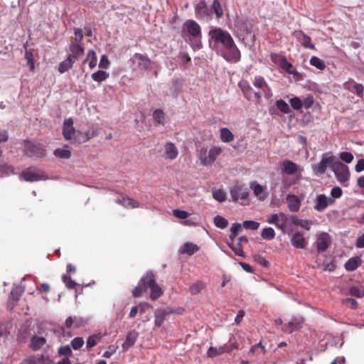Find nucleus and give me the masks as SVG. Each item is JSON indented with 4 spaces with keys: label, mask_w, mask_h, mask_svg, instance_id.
<instances>
[{
    "label": "nucleus",
    "mask_w": 364,
    "mask_h": 364,
    "mask_svg": "<svg viewBox=\"0 0 364 364\" xmlns=\"http://www.w3.org/2000/svg\"><path fill=\"white\" fill-rule=\"evenodd\" d=\"M276 106L282 113L289 114L291 112L289 105L283 100L276 101Z\"/></svg>",
    "instance_id": "41"
},
{
    "label": "nucleus",
    "mask_w": 364,
    "mask_h": 364,
    "mask_svg": "<svg viewBox=\"0 0 364 364\" xmlns=\"http://www.w3.org/2000/svg\"><path fill=\"white\" fill-rule=\"evenodd\" d=\"M333 160V156H327V154H325L322 156V159L321 161L314 164L312 166L313 171L316 175H321L323 174L329 165L332 163Z\"/></svg>",
    "instance_id": "10"
},
{
    "label": "nucleus",
    "mask_w": 364,
    "mask_h": 364,
    "mask_svg": "<svg viewBox=\"0 0 364 364\" xmlns=\"http://www.w3.org/2000/svg\"><path fill=\"white\" fill-rule=\"evenodd\" d=\"M62 280L65 283L66 287L69 289H73L76 287L77 284L76 282L73 280L70 277L63 274L62 276Z\"/></svg>",
    "instance_id": "48"
},
{
    "label": "nucleus",
    "mask_w": 364,
    "mask_h": 364,
    "mask_svg": "<svg viewBox=\"0 0 364 364\" xmlns=\"http://www.w3.org/2000/svg\"><path fill=\"white\" fill-rule=\"evenodd\" d=\"M181 36L189 43L193 50L202 48L201 27L194 20L188 19L184 22Z\"/></svg>",
    "instance_id": "3"
},
{
    "label": "nucleus",
    "mask_w": 364,
    "mask_h": 364,
    "mask_svg": "<svg viewBox=\"0 0 364 364\" xmlns=\"http://www.w3.org/2000/svg\"><path fill=\"white\" fill-rule=\"evenodd\" d=\"M21 296V292L18 289L11 290L6 304V309L8 311H12L14 309L17 305Z\"/></svg>",
    "instance_id": "22"
},
{
    "label": "nucleus",
    "mask_w": 364,
    "mask_h": 364,
    "mask_svg": "<svg viewBox=\"0 0 364 364\" xmlns=\"http://www.w3.org/2000/svg\"><path fill=\"white\" fill-rule=\"evenodd\" d=\"M290 241L291 244L297 249H304L307 245V241L304 234L301 232L294 233Z\"/></svg>",
    "instance_id": "19"
},
{
    "label": "nucleus",
    "mask_w": 364,
    "mask_h": 364,
    "mask_svg": "<svg viewBox=\"0 0 364 364\" xmlns=\"http://www.w3.org/2000/svg\"><path fill=\"white\" fill-rule=\"evenodd\" d=\"M134 56L139 61L138 65L139 69L147 70L151 68V62L146 55L136 53Z\"/></svg>",
    "instance_id": "26"
},
{
    "label": "nucleus",
    "mask_w": 364,
    "mask_h": 364,
    "mask_svg": "<svg viewBox=\"0 0 364 364\" xmlns=\"http://www.w3.org/2000/svg\"><path fill=\"white\" fill-rule=\"evenodd\" d=\"M138 333L135 331H131L128 332L126 336L125 341L122 344V349L124 351H127L134 345L137 340Z\"/></svg>",
    "instance_id": "25"
},
{
    "label": "nucleus",
    "mask_w": 364,
    "mask_h": 364,
    "mask_svg": "<svg viewBox=\"0 0 364 364\" xmlns=\"http://www.w3.org/2000/svg\"><path fill=\"white\" fill-rule=\"evenodd\" d=\"M208 150L205 147H203L199 151V159L201 164L203 166H208Z\"/></svg>",
    "instance_id": "50"
},
{
    "label": "nucleus",
    "mask_w": 364,
    "mask_h": 364,
    "mask_svg": "<svg viewBox=\"0 0 364 364\" xmlns=\"http://www.w3.org/2000/svg\"><path fill=\"white\" fill-rule=\"evenodd\" d=\"M314 103V99L312 95H308L302 100V107L305 109H310Z\"/></svg>",
    "instance_id": "51"
},
{
    "label": "nucleus",
    "mask_w": 364,
    "mask_h": 364,
    "mask_svg": "<svg viewBox=\"0 0 364 364\" xmlns=\"http://www.w3.org/2000/svg\"><path fill=\"white\" fill-rule=\"evenodd\" d=\"M287 207L291 212L296 213L300 210L301 205V199L294 195L288 194L286 198Z\"/></svg>",
    "instance_id": "16"
},
{
    "label": "nucleus",
    "mask_w": 364,
    "mask_h": 364,
    "mask_svg": "<svg viewBox=\"0 0 364 364\" xmlns=\"http://www.w3.org/2000/svg\"><path fill=\"white\" fill-rule=\"evenodd\" d=\"M198 250L199 247L198 245L190 242H186L181 247L180 252L182 254H188L189 255H192L197 252Z\"/></svg>",
    "instance_id": "30"
},
{
    "label": "nucleus",
    "mask_w": 364,
    "mask_h": 364,
    "mask_svg": "<svg viewBox=\"0 0 364 364\" xmlns=\"http://www.w3.org/2000/svg\"><path fill=\"white\" fill-rule=\"evenodd\" d=\"M21 178L26 181H37L41 179V171L34 168H28L21 174Z\"/></svg>",
    "instance_id": "15"
},
{
    "label": "nucleus",
    "mask_w": 364,
    "mask_h": 364,
    "mask_svg": "<svg viewBox=\"0 0 364 364\" xmlns=\"http://www.w3.org/2000/svg\"><path fill=\"white\" fill-rule=\"evenodd\" d=\"M213 222L216 227L221 229L227 228L228 225V220L220 215L215 216L214 218Z\"/></svg>",
    "instance_id": "43"
},
{
    "label": "nucleus",
    "mask_w": 364,
    "mask_h": 364,
    "mask_svg": "<svg viewBox=\"0 0 364 364\" xmlns=\"http://www.w3.org/2000/svg\"><path fill=\"white\" fill-rule=\"evenodd\" d=\"M9 324L7 323H0V337L7 336L10 331Z\"/></svg>",
    "instance_id": "58"
},
{
    "label": "nucleus",
    "mask_w": 364,
    "mask_h": 364,
    "mask_svg": "<svg viewBox=\"0 0 364 364\" xmlns=\"http://www.w3.org/2000/svg\"><path fill=\"white\" fill-rule=\"evenodd\" d=\"M75 61L70 56L68 55L63 61L60 63L58 68V72L61 74L67 72L73 68Z\"/></svg>",
    "instance_id": "27"
},
{
    "label": "nucleus",
    "mask_w": 364,
    "mask_h": 364,
    "mask_svg": "<svg viewBox=\"0 0 364 364\" xmlns=\"http://www.w3.org/2000/svg\"><path fill=\"white\" fill-rule=\"evenodd\" d=\"M53 154L57 157L60 159H70L71 156V152L68 149H56Z\"/></svg>",
    "instance_id": "39"
},
{
    "label": "nucleus",
    "mask_w": 364,
    "mask_h": 364,
    "mask_svg": "<svg viewBox=\"0 0 364 364\" xmlns=\"http://www.w3.org/2000/svg\"><path fill=\"white\" fill-rule=\"evenodd\" d=\"M279 66L285 70L287 73L292 75L297 74L296 71L292 70V64L289 63L285 57H282L280 58V61L279 63Z\"/></svg>",
    "instance_id": "31"
},
{
    "label": "nucleus",
    "mask_w": 364,
    "mask_h": 364,
    "mask_svg": "<svg viewBox=\"0 0 364 364\" xmlns=\"http://www.w3.org/2000/svg\"><path fill=\"white\" fill-rule=\"evenodd\" d=\"M213 197L219 202H224L226 200V193L224 191L218 189L213 191Z\"/></svg>",
    "instance_id": "49"
},
{
    "label": "nucleus",
    "mask_w": 364,
    "mask_h": 364,
    "mask_svg": "<svg viewBox=\"0 0 364 364\" xmlns=\"http://www.w3.org/2000/svg\"><path fill=\"white\" fill-rule=\"evenodd\" d=\"M87 58H90L89 62V67L90 69H93L97 65V58L96 53L93 50H90L87 53Z\"/></svg>",
    "instance_id": "45"
},
{
    "label": "nucleus",
    "mask_w": 364,
    "mask_h": 364,
    "mask_svg": "<svg viewBox=\"0 0 364 364\" xmlns=\"http://www.w3.org/2000/svg\"><path fill=\"white\" fill-rule=\"evenodd\" d=\"M69 50L70 51V54L68 56H70L73 60L78 59L85 52V47L82 44H77V43H70Z\"/></svg>",
    "instance_id": "24"
},
{
    "label": "nucleus",
    "mask_w": 364,
    "mask_h": 364,
    "mask_svg": "<svg viewBox=\"0 0 364 364\" xmlns=\"http://www.w3.org/2000/svg\"><path fill=\"white\" fill-rule=\"evenodd\" d=\"M279 215V218H278L277 222L276 223V226L281 230H284L287 223L288 218L287 215L283 213H280Z\"/></svg>",
    "instance_id": "46"
},
{
    "label": "nucleus",
    "mask_w": 364,
    "mask_h": 364,
    "mask_svg": "<svg viewBox=\"0 0 364 364\" xmlns=\"http://www.w3.org/2000/svg\"><path fill=\"white\" fill-rule=\"evenodd\" d=\"M253 85L255 87L260 89L262 91V94L266 98L268 99L272 96L271 88L263 77L260 75L255 76L254 78Z\"/></svg>",
    "instance_id": "12"
},
{
    "label": "nucleus",
    "mask_w": 364,
    "mask_h": 364,
    "mask_svg": "<svg viewBox=\"0 0 364 364\" xmlns=\"http://www.w3.org/2000/svg\"><path fill=\"white\" fill-rule=\"evenodd\" d=\"M210 9L215 14L217 18H220L223 16V11L218 0H214Z\"/></svg>",
    "instance_id": "38"
},
{
    "label": "nucleus",
    "mask_w": 364,
    "mask_h": 364,
    "mask_svg": "<svg viewBox=\"0 0 364 364\" xmlns=\"http://www.w3.org/2000/svg\"><path fill=\"white\" fill-rule=\"evenodd\" d=\"M92 139L90 132L87 131L85 133L77 132V138L75 139V142L78 144L85 143Z\"/></svg>",
    "instance_id": "42"
},
{
    "label": "nucleus",
    "mask_w": 364,
    "mask_h": 364,
    "mask_svg": "<svg viewBox=\"0 0 364 364\" xmlns=\"http://www.w3.org/2000/svg\"><path fill=\"white\" fill-rule=\"evenodd\" d=\"M153 119L155 123V125L165 124V113L161 109H156L153 113Z\"/></svg>",
    "instance_id": "33"
},
{
    "label": "nucleus",
    "mask_w": 364,
    "mask_h": 364,
    "mask_svg": "<svg viewBox=\"0 0 364 364\" xmlns=\"http://www.w3.org/2000/svg\"><path fill=\"white\" fill-rule=\"evenodd\" d=\"M176 313V311L170 307L164 309H159L154 313V323L155 326L161 327L168 315Z\"/></svg>",
    "instance_id": "13"
},
{
    "label": "nucleus",
    "mask_w": 364,
    "mask_h": 364,
    "mask_svg": "<svg viewBox=\"0 0 364 364\" xmlns=\"http://www.w3.org/2000/svg\"><path fill=\"white\" fill-rule=\"evenodd\" d=\"M331 169L335 173L337 180L342 184L348 182L350 178L348 167L340 161L332 164Z\"/></svg>",
    "instance_id": "4"
},
{
    "label": "nucleus",
    "mask_w": 364,
    "mask_h": 364,
    "mask_svg": "<svg viewBox=\"0 0 364 364\" xmlns=\"http://www.w3.org/2000/svg\"><path fill=\"white\" fill-rule=\"evenodd\" d=\"M24 147L26 154L29 157L41 158L46 156V150L41 144H33L29 141H25Z\"/></svg>",
    "instance_id": "5"
},
{
    "label": "nucleus",
    "mask_w": 364,
    "mask_h": 364,
    "mask_svg": "<svg viewBox=\"0 0 364 364\" xmlns=\"http://www.w3.org/2000/svg\"><path fill=\"white\" fill-rule=\"evenodd\" d=\"M292 36L300 42L305 48L316 50L315 46L311 43V38L301 30H296L292 33Z\"/></svg>",
    "instance_id": "9"
},
{
    "label": "nucleus",
    "mask_w": 364,
    "mask_h": 364,
    "mask_svg": "<svg viewBox=\"0 0 364 364\" xmlns=\"http://www.w3.org/2000/svg\"><path fill=\"white\" fill-rule=\"evenodd\" d=\"M220 139L222 141L228 143L234 139V134L230 132V130L226 127H223L220 129Z\"/></svg>",
    "instance_id": "34"
},
{
    "label": "nucleus",
    "mask_w": 364,
    "mask_h": 364,
    "mask_svg": "<svg viewBox=\"0 0 364 364\" xmlns=\"http://www.w3.org/2000/svg\"><path fill=\"white\" fill-rule=\"evenodd\" d=\"M231 197L234 201L241 200L242 205L245 204L243 200H247L249 196L247 188L243 184H235L230 191Z\"/></svg>",
    "instance_id": "6"
},
{
    "label": "nucleus",
    "mask_w": 364,
    "mask_h": 364,
    "mask_svg": "<svg viewBox=\"0 0 364 364\" xmlns=\"http://www.w3.org/2000/svg\"><path fill=\"white\" fill-rule=\"evenodd\" d=\"M259 223L253 220H245L243 222V227L245 229L255 230L259 228Z\"/></svg>",
    "instance_id": "53"
},
{
    "label": "nucleus",
    "mask_w": 364,
    "mask_h": 364,
    "mask_svg": "<svg viewBox=\"0 0 364 364\" xmlns=\"http://www.w3.org/2000/svg\"><path fill=\"white\" fill-rule=\"evenodd\" d=\"M346 90L356 94L359 97L363 98L364 96V86L360 83H357L353 79H348L347 82L343 84Z\"/></svg>",
    "instance_id": "14"
},
{
    "label": "nucleus",
    "mask_w": 364,
    "mask_h": 364,
    "mask_svg": "<svg viewBox=\"0 0 364 364\" xmlns=\"http://www.w3.org/2000/svg\"><path fill=\"white\" fill-rule=\"evenodd\" d=\"M333 199L328 198L324 194H321L316 198V204L314 206V208L318 212H322L328 206L329 204H333Z\"/></svg>",
    "instance_id": "21"
},
{
    "label": "nucleus",
    "mask_w": 364,
    "mask_h": 364,
    "mask_svg": "<svg viewBox=\"0 0 364 364\" xmlns=\"http://www.w3.org/2000/svg\"><path fill=\"white\" fill-rule=\"evenodd\" d=\"M195 9L196 16L200 18H207L213 14V11L204 1L199 2Z\"/></svg>",
    "instance_id": "23"
},
{
    "label": "nucleus",
    "mask_w": 364,
    "mask_h": 364,
    "mask_svg": "<svg viewBox=\"0 0 364 364\" xmlns=\"http://www.w3.org/2000/svg\"><path fill=\"white\" fill-rule=\"evenodd\" d=\"M208 36L210 37L209 43L210 46L213 43V48L221 46L228 51V54L223 53V55L227 61L237 63L240 60V51L228 31L220 28H213L209 31Z\"/></svg>",
    "instance_id": "1"
},
{
    "label": "nucleus",
    "mask_w": 364,
    "mask_h": 364,
    "mask_svg": "<svg viewBox=\"0 0 364 364\" xmlns=\"http://www.w3.org/2000/svg\"><path fill=\"white\" fill-rule=\"evenodd\" d=\"M342 190L340 187H333L331 191V195L334 198H338L342 196Z\"/></svg>",
    "instance_id": "64"
},
{
    "label": "nucleus",
    "mask_w": 364,
    "mask_h": 364,
    "mask_svg": "<svg viewBox=\"0 0 364 364\" xmlns=\"http://www.w3.org/2000/svg\"><path fill=\"white\" fill-rule=\"evenodd\" d=\"M46 343V339L44 337L33 336L31 341L30 347L33 350H39Z\"/></svg>",
    "instance_id": "29"
},
{
    "label": "nucleus",
    "mask_w": 364,
    "mask_h": 364,
    "mask_svg": "<svg viewBox=\"0 0 364 364\" xmlns=\"http://www.w3.org/2000/svg\"><path fill=\"white\" fill-rule=\"evenodd\" d=\"M229 247L232 250L236 255L244 257V252L241 245L234 246L232 244H229Z\"/></svg>",
    "instance_id": "62"
},
{
    "label": "nucleus",
    "mask_w": 364,
    "mask_h": 364,
    "mask_svg": "<svg viewBox=\"0 0 364 364\" xmlns=\"http://www.w3.org/2000/svg\"><path fill=\"white\" fill-rule=\"evenodd\" d=\"M83 40V33L82 30L80 28H74V36L71 37L70 43H77V44H82V41Z\"/></svg>",
    "instance_id": "37"
},
{
    "label": "nucleus",
    "mask_w": 364,
    "mask_h": 364,
    "mask_svg": "<svg viewBox=\"0 0 364 364\" xmlns=\"http://www.w3.org/2000/svg\"><path fill=\"white\" fill-rule=\"evenodd\" d=\"M310 64L321 70H323L326 68L325 63L316 56L311 57Z\"/></svg>",
    "instance_id": "44"
},
{
    "label": "nucleus",
    "mask_w": 364,
    "mask_h": 364,
    "mask_svg": "<svg viewBox=\"0 0 364 364\" xmlns=\"http://www.w3.org/2000/svg\"><path fill=\"white\" fill-rule=\"evenodd\" d=\"M109 76V74L104 70H98L95 73H93L91 75L92 79L100 84L102 82L106 80Z\"/></svg>",
    "instance_id": "35"
},
{
    "label": "nucleus",
    "mask_w": 364,
    "mask_h": 364,
    "mask_svg": "<svg viewBox=\"0 0 364 364\" xmlns=\"http://www.w3.org/2000/svg\"><path fill=\"white\" fill-rule=\"evenodd\" d=\"M237 348V346L235 344H230V346H224L220 348L210 347L208 350V355L209 357H215L220 355L225 352H231L233 349Z\"/></svg>",
    "instance_id": "18"
},
{
    "label": "nucleus",
    "mask_w": 364,
    "mask_h": 364,
    "mask_svg": "<svg viewBox=\"0 0 364 364\" xmlns=\"http://www.w3.org/2000/svg\"><path fill=\"white\" fill-rule=\"evenodd\" d=\"M178 155V151L176 145L172 142H167L164 145V157L166 159L174 160Z\"/></svg>",
    "instance_id": "20"
},
{
    "label": "nucleus",
    "mask_w": 364,
    "mask_h": 364,
    "mask_svg": "<svg viewBox=\"0 0 364 364\" xmlns=\"http://www.w3.org/2000/svg\"><path fill=\"white\" fill-rule=\"evenodd\" d=\"M360 259L358 257H352L349 259L345 264V269L348 272L355 270L360 265Z\"/></svg>",
    "instance_id": "36"
},
{
    "label": "nucleus",
    "mask_w": 364,
    "mask_h": 364,
    "mask_svg": "<svg viewBox=\"0 0 364 364\" xmlns=\"http://www.w3.org/2000/svg\"><path fill=\"white\" fill-rule=\"evenodd\" d=\"M280 170L282 173L289 176H293L296 173L301 174L303 168L291 160L285 159L280 164Z\"/></svg>",
    "instance_id": "8"
},
{
    "label": "nucleus",
    "mask_w": 364,
    "mask_h": 364,
    "mask_svg": "<svg viewBox=\"0 0 364 364\" xmlns=\"http://www.w3.org/2000/svg\"><path fill=\"white\" fill-rule=\"evenodd\" d=\"M221 153L222 149L220 146H215L210 148L208 154V166L212 165Z\"/></svg>",
    "instance_id": "28"
},
{
    "label": "nucleus",
    "mask_w": 364,
    "mask_h": 364,
    "mask_svg": "<svg viewBox=\"0 0 364 364\" xmlns=\"http://www.w3.org/2000/svg\"><path fill=\"white\" fill-rule=\"evenodd\" d=\"M205 287V283L202 281L198 280L189 287V291L192 295H196L203 290Z\"/></svg>",
    "instance_id": "32"
},
{
    "label": "nucleus",
    "mask_w": 364,
    "mask_h": 364,
    "mask_svg": "<svg viewBox=\"0 0 364 364\" xmlns=\"http://www.w3.org/2000/svg\"><path fill=\"white\" fill-rule=\"evenodd\" d=\"M331 244V238L328 233L321 232L316 241V248L318 252H322L327 250Z\"/></svg>",
    "instance_id": "17"
},
{
    "label": "nucleus",
    "mask_w": 364,
    "mask_h": 364,
    "mask_svg": "<svg viewBox=\"0 0 364 364\" xmlns=\"http://www.w3.org/2000/svg\"><path fill=\"white\" fill-rule=\"evenodd\" d=\"M240 87L246 99L248 100L255 99L257 102L261 101L262 97V92H255L247 82L240 83Z\"/></svg>",
    "instance_id": "11"
},
{
    "label": "nucleus",
    "mask_w": 364,
    "mask_h": 364,
    "mask_svg": "<svg viewBox=\"0 0 364 364\" xmlns=\"http://www.w3.org/2000/svg\"><path fill=\"white\" fill-rule=\"evenodd\" d=\"M343 303L346 304L352 309H355L358 306V302L355 299L352 298H347L343 300Z\"/></svg>",
    "instance_id": "63"
},
{
    "label": "nucleus",
    "mask_w": 364,
    "mask_h": 364,
    "mask_svg": "<svg viewBox=\"0 0 364 364\" xmlns=\"http://www.w3.org/2000/svg\"><path fill=\"white\" fill-rule=\"evenodd\" d=\"M339 158L344 162L347 163V164H350L352 162V161L353 160V156L351 153L350 152H346V151H343V152H341L339 154Z\"/></svg>",
    "instance_id": "54"
},
{
    "label": "nucleus",
    "mask_w": 364,
    "mask_h": 364,
    "mask_svg": "<svg viewBox=\"0 0 364 364\" xmlns=\"http://www.w3.org/2000/svg\"><path fill=\"white\" fill-rule=\"evenodd\" d=\"M110 62L106 55H102L100 58L99 67L100 68H107L109 66Z\"/></svg>",
    "instance_id": "61"
},
{
    "label": "nucleus",
    "mask_w": 364,
    "mask_h": 364,
    "mask_svg": "<svg viewBox=\"0 0 364 364\" xmlns=\"http://www.w3.org/2000/svg\"><path fill=\"white\" fill-rule=\"evenodd\" d=\"M173 213L175 217L180 219H186L190 215V213H188L187 211L178 209L173 210Z\"/></svg>",
    "instance_id": "59"
},
{
    "label": "nucleus",
    "mask_w": 364,
    "mask_h": 364,
    "mask_svg": "<svg viewBox=\"0 0 364 364\" xmlns=\"http://www.w3.org/2000/svg\"><path fill=\"white\" fill-rule=\"evenodd\" d=\"M148 289H150L149 298L151 301L157 300L164 293L162 289L157 284L152 272H147L141 278L138 285L132 290V296L135 298L139 297Z\"/></svg>",
    "instance_id": "2"
},
{
    "label": "nucleus",
    "mask_w": 364,
    "mask_h": 364,
    "mask_svg": "<svg viewBox=\"0 0 364 364\" xmlns=\"http://www.w3.org/2000/svg\"><path fill=\"white\" fill-rule=\"evenodd\" d=\"M289 103L293 109L299 110L302 108V100L298 97H294L289 100Z\"/></svg>",
    "instance_id": "52"
},
{
    "label": "nucleus",
    "mask_w": 364,
    "mask_h": 364,
    "mask_svg": "<svg viewBox=\"0 0 364 364\" xmlns=\"http://www.w3.org/2000/svg\"><path fill=\"white\" fill-rule=\"evenodd\" d=\"M77 132L73 127V120L72 118L65 119L63 122V134L66 140L75 142V139L77 138Z\"/></svg>",
    "instance_id": "7"
},
{
    "label": "nucleus",
    "mask_w": 364,
    "mask_h": 364,
    "mask_svg": "<svg viewBox=\"0 0 364 364\" xmlns=\"http://www.w3.org/2000/svg\"><path fill=\"white\" fill-rule=\"evenodd\" d=\"M261 237L267 240H271L275 237V232L272 228H265L261 232Z\"/></svg>",
    "instance_id": "40"
},
{
    "label": "nucleus",
    "mask_w": 364,
    "mask_h": 364,
    "mask_svg": "<svg viewBox=\"0 0 364 364\" xmlns=\"http://www.w3.org/2000/svg\"><path fill=\"white\" fill-rule=\"evenodd\" d=\"M250 188L252 189L254 194L257 197H259V198H262L260 196L264 191V188L262 186L257 183V182H253L250 184Z\"/></svg>",
    "instance_id": "47"
},
{
    "label": "nucleus",
    "mask_w": 364,
    "mask_h": 364,
    "mask_svg": "<svg viewBox=\"0 0 364 364\" xmlns=\"http://www.w3.org/2000/svg\"><path fill=\"white\" fill-rule=\"evenodd\" d=\"M84 344V340L81 337H76L71 341V346L74 350L80 349Z\"/></svg>",
    "instance_id": "55"
},
{
    "label": "nucleus",
    "mask_w": 364,
    "mask_h": 364,
    "mask_svg": "<svg viewBox=\"0 0 364 364\" xmlns=\"http://www.w3.org/2000/svg\"><path fill=\"white\" fill-rule=\"evenodd\" d=\"M75 324V327H79L80 323L77 322L76 319H74L73 317L69 316L67 318L65 322V325L67 328H70Z\"/></svg>",
    "instance_id": "60"
},
{
    "label": "nucleus",
    "mask_w": 364,
    "mask_h": 364,
    "mask_svg": "<svg viewBox=\"0 0 364 364\" xmlns=\"http://www.w3.org/2000/svg\"><path fill=\"white\" fill-rule=\"evenodd\" d=\"M100 336L97 335H92L88 337L87 340V348H92L95 346L100 340Z\"/></svg>",
    "instance_id": "56"
},
{
    "label": "nucleus",
    "mask_w": 364,
    "mask_h": 364,
    "mask_svg": "<svg viewBox=\"0 0 364 364\" xmlns=\"http://www.w3.org/2000/svg\"><path fill=\"white\" fill-rule=\"evenodd\" d=\"M255 261L260 264L261 266L268 268L270 265V263L269 261H267L264 257L261 255H255Z\"/></svg>",
    "instance_id": "57"
}]
</instances>
